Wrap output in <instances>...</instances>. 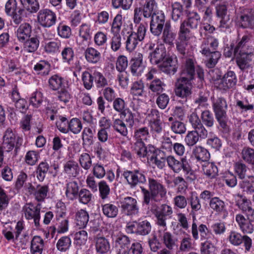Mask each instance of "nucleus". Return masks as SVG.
<instances>
[{"label": "nucleus", "instance_id": "obj_1", "mask_svg": "<svg viewBox=\"0 0 254 254\" xmlns=\"http://www.w3.org/2000/svg\"><path fill=\"white\" fill-rule=\"evenodd\" d=\"M194 64L192 59H188L181 72V77L176 83L175 93L177 96L186 98L191 94L192 83L194 73Z\"/></svg>", "mask_w": 254, "mask_h": 254}, {"label": "nucleus", "instance_id": "obj_2", "mask_svg": "<svg viewBox=\"0 0 254 254\" xmlns=\"http://www.w3.org/2000/svg\"><path fill=\"white\" fill-rule=\"evenodd\" d=\"M166 161L169 167L172 169L174 172L179 173L183 170L184 172L189 174L190 176H188L191 180H195L196 177L193 173L191 171L186 158H183L180 160H177L175 156L169 155L166 158Z\"/></svg>", "mask_w": 254, "mask_h": 254}, {"label": "nucleus", "instance_id": "obj_3", "mask_svg": "<svg viewBox=\"0 0 254 254\" xmlns=\"http://www.w3.org/2000/svg\"><path fill=\"white\" fill-rule=\"evenodd\" d=\"M200 16L196 12H189L187 18L181 23L179 32L192 37L190 30L197 28L200 23Z\"/></svg>", "mask_w": 254, "mask_h": 254}, {"label": "nucleus", "instance_id": "obj_4", "mask_svg": "<svg viewBox=\"0 0 254 254\" xmlns=\"http://www.w3.org/2000/svg\"><path fill=\"white\" fill-rule=\"evenodd\" d=\"M212 108L216 119L222 127H225L226 123L225 120L226 117L227 104L226 100L222 97L213 99Z\"/></svg>", "mask_w": 254, "mask_h": 254}, {"label": "nucleus", "instance_id": "obj_5", "mask_svg": "<svg viewBox=\"0 0 254 254\" xmlns=\"http://www.w3.org/2000/svg\"><path fill=\"white\" fill-rule=\"evenodd\" d=\"M2 148L6 152H10L14 147H18L22 143V138L18 136L11 128H7L3 137Z\"/></svg>", "mask_w": 254, "mask_h": 254}, {"label": "nucleus", "instance_id": "obj_6", "mask_svg": "<svg viewBox=\"0 0 254 254\" xmlns=\"http://www.w3.org/2000/svg\"><path fill=\"white\" fill-rule=\"evenodd\" d=\"M37 20L40 24L44 27H50L56 23V14L49 9H41L37 15Z\"/></svg>", "mask_w": 254, "mask_h": 254}, {"label": "nucleus", "instance_id": "obj_7", "mask_svg": "<svg viewBox=\"0 0 254 254\" xmlns=\"http://www.w3.org/2000/svg\"><path fill=\"white\" fill-rule=\"evenodd\" d=\"M173 213L172 208L171 206L164 204L158 208L154 211L155 215L157 218L156 223L160 227L166 228V220L171 217Z\"/></svg>", "mask_w": 254, "mask_h": 254}, {"label": "nucleus", "instance_id": "obj_8", "mask_svg": "<svg viewBox=\"0 0 254 254\" xmlns=\"http://www.w3.org/2000/svg\"><path fill=\"white\" fill-rule=\"evenodd\" d=\"M27 175L22 172L18 176L15 182V187L17 190H48V188L47 186L37 185V188H35L30 183H27Z\"/></svg>", "mask_w": 254, "mask_h": 254}, {"label": "nucleus", "instance_id": "obj_9", "mask_svg": "<svg viewBox=\"0 0 254 254\" xmlns=\"http://www.w3.org/2000/svg\"><path fill=\"white\" fill-rule=\"evenodd\" d=\"M24 216L26 219H33L36 226L39 225L40 219V206L38 204L35 206L31 203H27L22 209Z\"/></svg>", "mask_w": 254, "mask_h": 254}, {"label": "nucleus", "instance_id": "obj_10", "mask_svg": "<svg viewBox=\"0 0 254 254\" xmlns=\"http://www.w3.org/2000/svg\"><path fill=\"white\" fill-rule=\"evenodd\" d=\"M236 57V63L239 67L244 70L251 66V63L254 59V51H247V52L238 53L234 54Z\"/></svg>", "mask_w": 254, "mask_h": 254}, {"label": "nucleus", "instance_id": "obj_11", "mask_svg": "<svg viewBox=\"0 0 254 254\" xmlns=\"http://www.w3.org/2000/svg\"><path fill=\"white\" fill-rule=\"evenodd\" d=\"M123 213L127 215H132L138 212L136 200L131 197H126L120 200Z\"/></svg>", "mask_w": 254, "mask_h": 254}, {"label": "nucleus", "instance_id": "obj_12", "mask_svg": "<svg viewBox=\"0 0 254 254\" xmlns=\"http://www.w3.org/2000/svg\"><path fill=\"white\" fill-rule=\"evenodd\" d=\"M134 150L139 157H147L149 160L150 156L156 151V149L151 144L145 146L144 142L136 141L134 145Z\"/></svg>", "mask_w": 254, "mask_h": 254}, {"label": "nucleus", "instance_id": "obj_13", "mask_svg": "<svg viewBox=\"0 0 254 254\" xmlns=\"http://www.w3.org/2000/svg\"><path fill=\"white\" fill-rule=\"evenodd\" d=\"M130 70L133 76H140L143 72L145 65L143 63V56L140 53H135L131 60Z\"/></svg>", "mask_w": 254, "mask_h": 254}, {"label": "nucleus", "instance_id": "obj_14", "mask_svg": "<svg viewBox=\"0 0 254 254\" xmlns=\"http://www.w3.org/2000/svg\"><path fill=\"white\" fill-rule=\"evenodd\" d=\"M237 24L243 28L254 27V9H245L238 17Z\"/></svg>", "mask_w": 254, "mask_h": 254}, {"label": "nucleus", "instance_id": "obj_15", "mask_svg": "<svg viewBox=\"0 0 254 254\" xmlns=\"http://www.w3.org/2000/svg\"><path fill=\"white\" fill-rule=\"evenodd\" d=\"M123 176L132 188L146 182L145 176L138 171H126Z\"/></svg>", "mask_w": 254, "mask_h": 254}, {"label": "nucleus", "instance_id": "obj_16", "mask_svg": "<svg viewBox=\"0 0 254 254\" xmlns=\"http://www.w3.org/2000/svg\"><path fill=\"white\" fill-rule=\"evenodd\" d=\"M178 60L176 56L165 57L160 64L163 72L167 74H174L178 68Z\"/></svg>", "mask_w": 254, "mask_h": 254}, {"label": "nucleus", "instance_id": "obj_17", "mask_svg": "<svg viewBox=\"0 0 254 254\" xmlns=\"http://www.w3.org/2000/svg\"><path fill=\"white\" fill-rule=\"evenodd\" d=\"M219 42L218 40L214 37L209 36L203 39L200 46L201 50L200 52L206 56L212 52L215 51L218 46Z\"/></svg>", "mask_w": 254, "mask_h": 254}, {"label": "nucleus", "instance_id": "obj_18", "mask_svg": "<svg viewBox=\"0 0 254 254\" xmlns=\"http://www.w3.org/2000/svg\"><path fill=\"white\" fill-rule=\"evenodd\" d=\"M166 230L167 227L165 229L160 227L158 230V237L167 249L172 250L176 246V240L172 234L167 232Z\"/></svg>", "mask_w": 254, "mask_h": 254}, {"label": "nucleus", "instance_id": "obj_19", "mask_svg": "<svg viewBox=\"0 0 254 254\" xmlns=\"http://www.w3.org/2000/svg\"><path fill=\"white\" fill-rule=\"evenodd\" d=\"M81 169L78 163L73 160H69L64 164L63 172L69 178L77 177Z\"/></svg>", "mask_w": 254, "mask_h": 254}, {"label": "nucleus", "instance_id": "obj_20", "mask_svg": "<svg viewBox=\"0 0 254 254\" xmlns=\"http://www.w3.org/2000/svg\"><path fill=\"white\" fill-rule=\"evenodd\" d=\"M32 33V26L27 23L21 24L16 31V36L18 40L21 42H24L29 38Z\"/></svg>", "mask_w": 254, "mask_h": 254}, {"label": "nucleus", "instance_id": "obj_21", "mask_svg": "<svg viewBox=\"0 0 254 254\" xmlns=\"http://www.w3.org/2000/svg\"><path fill=\"white\" fill-rule=\"evenodd\" d=\"M237 79L235 72L233 71H228L221 81L222 88L226 90L233 87L236 84Z\"/></svg>", "mask_w": 254, "mask_h": 254}, {"label": "nucleus", "instance_id": "obj_22", "mask_svg": "<svg viewBox=\"0 0 254 254\" xmlns=\"http://www.w3.org/2000/svg\"><path fill=\"white\" fill-rule=\"evenodd\" d=\"M129 244L130 241L127 236H119L116 241L117 254H127Z\"/></svg>", "mask_w": 254, "mask_h": 254}, {"label": "nucleus", "instance_id": "obj_23", "mask_svg": "<svg viewBox=\"0 0 254 254\" xmlns=\"http://www.w3.org/2000/svg\"><path fill=\"white\" fill-rule=\"evenodd\" d=\"M166 56L165 49L162 45L157 47L149 54V58L152 64H157L161 62Z\"/></svg>", "mask_w": 254, "mask_h": 254}, {"label": "nucleus", "instance_id": "obj_24", "mask_svg": "<svg viewBox=\"0 0 254 254\" xmlns=\"http://www.w3.org/2000/svg\"><path fill=\"white\" fill-rule=\"evenodd\" d=\"M44 247V242L40 236H34L31 242L30 253L31 254H42Z\"/></svg>", "mask_w": 254, "mask_h": 254}, {"label": "nucleus", "instance_id": "obj_25", "mask_svg": "<svg viewBox=\"0 0 254 254\" xmlns=\"http://www.w3.org/2000/svg\"><path fill=\"white\" fill-rule=\"evenodd\" d=\"M143 16L145 18L151 17L158 11L157 4L155 0H147L142 7Z\"/></svg>", "mask_w": 254, "mask_h": 254}, {"label": "nucleus", "instance_id": "obj_26", "mask_svg": "<svg viewBox=\"0 0 254 254\" xmlns=\"http://www.w3.org/2000/svg\"><path fill=\"white\" fill-rule=\"evenodd\" d=\"M185 35L183 33L179 32L178 40L176 42L177 51L182 55H185L188 42L191 38V37L187 35Z\"/></svg>", "mask_w": 254, "mask_h": 254}, {"label": "nucleus", "instance_id": "obj_27", "mask_svg": "<svg viewBox=\"0 0 254 254\" xmlns=\"http://www.w3.org/2000/svg\"><path fill=\"white\" fill-rule=\"evenodd\" d=\"M250 39L249 35H244L241 41L238 43L234 50V54L238 53L247 52V51H253L252 46H250L248 42Z\"/></svg>", "mask_w": 254, "mask_h": 254}, {"label": "nucleus", "instance_id": "obj_28", "mask_svg": "<svg viewBox=\"0 0 254 254\" xmlns=\"http://www.w3.org/2000/svg\"><path fill=\"white\" fill-rule=\"evenodd\" d=\"M62 61L64 63L71 65L73 64L75 57L73 48L70 46L64 47L61 53Z\"/></svg>", "mask_w": 254, "mask_h": 254}, {"label": "nucleus", "instance_id": "obj_29", "mask_svg": "<svg viewBox=\"0 0 254 254\" xmlns=\"http://www.w3.org/2000/svg\"><path fill=\"white\" fill-rule=\"evenodd\" d=\"M85 58L89 63L96 64L101 59L100 53L92 47L87 48L84 52Z\"/></svg>", "mask_w": 254, "mask_h": 254}, {"label": "nucleus", "instance_id": "obj_30", "mask_svg": "<svg viewBox=\"0 0 254 254\" xmlns=\"http://www.w3.org/2000/svg\"><path fill=\"white\" fill-rule=\"evenodd\" d=\"M33 69L37 74L45 76L50 72L51 64L46 61H40L34 65Z\"/></svg>", "mask_w": 254, "mask_h": 254}, {"label": "nucleus", "instance_id": "obj_31", "mask_svg": "<svg viewBox=\"0 0 254 254\" xmlns=\"http://www.w3.org/2000/svg\"><path fill=\"white\" fill-rule=\"evenodd\" d=\"M89 218L88 212L83 209H80L76 213L75 223L80 228H84L87 225Z\"/></svg>", "mask_w": 254, "mask_h": 254}, {"label": "nucleus", "instance_id": "obj_32", "mask_svg": "<svg viewBox=\"0 0 254 254\" xmlns=\"http://www.w3.org/2000/svg\"><path fill=\"white\" fill-rule=\"evenodd\" d=\"M141 41V40L138 39L135 33L131 32L126 38L125 42L126 50L129 52L133 51Z\"/></svg>", "mask_w": 254, "mask_h": 254}, {"label": "nucleus", "instance_id": "obj_33", "mask_svg": "<svg viewBox=\"0 0 254 254\" xmlns=\"http://www.w3.org/2000/svg\"><path fill=\"white\" fill-rule=\"evenodd\" d=\"M96 250L98 253L104 254L107 253L110 249L108 240L103 237H97L95 239Z\"/></svg>", "mask_w": 254, "mask_h": 254}, {"label": "nucleus", "instance_id": "obj_34", "mask_svg": "<svg viewBox=\"0 0 254 254\" xmlns=\"http://www.w3.org/2000/svg\"><path fill=\"white\" fill-rule=\"evenodd\" d=\"M127 126L125 123L120 119H115L113 120L112 127L114 129L124 136H126L128 134Z\"/></svg>", "mask_w": 254, "mask_h": 254}, {"label": "nucleus", "instance_id": "obj_35", "mask_svg": "<svg viewBox=\"0 0 254 254\" xmlns=\"http://www.w3.org/2000/svg\"><path fill=\"white\" fill-rule=\"evenodd\" d=\"M166 84L159 78H155L149 83L148 88L152 92L157 94L165 90Z\"/></svg>", "mask_w": 254, "mask_h": 254}, {"label": "nucleus", "instance_id": "obj_36", "mask_svg": "<svg viewBox=\"0 0 254 254\" xmlns=\"http://www.w3.org/2000/svg\"><path fill=\"white\" fill-rule=\"evenodd\" d=\"M202 170L204 174L210 178H214L218 175L217 167L212 162H204Z\"/></svg>", "mask_w": 254, "mask_h": 254}, {"label": "nucleus", "instance_id": "obj_37", "mask_svg": "<svg viewBox=\"0 0 254 254\" xmlns=\"http://www.w3.org/2000/svg\"><path fill=\"white\" fill-rule=\"evenodd\" d=\"M24 43V48L29 53L36 51L39 46V40L36 36L26 39Z\"/></svg>", "mask_w": 254, "mask_h": 254}, {"label": "nucleus", "instance_id": "obj_38", "mask_svg": "<svg viewBox=\"0 0 254 254\" xmlns=\"http://www.w3.org/2000/svg\"><path fill=\"white\" fill-rule=\"evenodd\" d=\"M130 93L134 97L142 96L144 93V85L143 81L138 80L133 82Z\"/></svg>", "mask_w": 254, "mask_h": 254}, {"label": "nucleus", "instance_id": "obj_39", "mask_svg": "<svg viewBox=\"0 0 254 254\" xmlns=\"http://www.w3.org/2000/svg\"><path fill=\"white\" fill-rule=\"evenodd\" d=\"M150 133L147 127H142L136 129L134 133V137L136 141L144 142L150 138Z\"/></svg>", "mask_w": 254, "mask_h": 254}, {"label": "nucleus", "instance_id": "obj_40", "mask_svg": "<svg viewBox=\"0 0 254 254\" xmlns=\"http://www.w3.org/2000/svg\"><path fill=\"white\" fill-rule=\"evenodd\" d=\"M193 154L195 158L199 161L205 162L210 157L208 151L200 146H196L193 150Z\"/></svg>", "mask_w": 254, "mask_h": 254}, {"label": "nucleus", "instance_id": "obj_41", "mask_svg": "<svg viewBox=\"0 0 254 254\" xmlns=\"http://www.w3.org/2000/svg\"><path fill=\"white\" fill-rule=\"evenodd\" d=\"M61 47V41L55 39L46 43L44 48L46 53L51 54H55L60 52Z\"/></svg>", "mask_w": 254, "mask_h": 254}, {"label": "nucleus", "instance_id": "obj_42", "mask_svg": "<svg viewBox=\"0 0 254 254\" xmlns=\"http://www.w3.org/2000/svg\"><path fill=\"white\" fill-rule=\"evenodd\" d=\"M74 243L76 246H84L88 239V233L84 230H80L76 232L73 235Z\"/></svg>", "mask_w": 254, "mask_h": 254}, {"label": "nucleus", "instance_id": "obj_43", "mask_svg": "<svg viewBox=\"0 0 254 254\" xmlns=\"http://www.w3.org/2000/svg\"><path fill=\"white\" fill-rule=\"evenodd\" d=\"M122 25L123 16L120 12L118 13L113 19L111 27V33L112 34H120Z\"/></svg>", "mask_w": 254, "mask_h": 254}, {"label": "nucleus", "instance_id": "obj_44", "mask_svg": "<svg viewBox=\"0 0 254 254\" xmlns=\"http://www.w3.org/2000/svg\"><path fill=\"white\" fill-rule=\"evenodd\" d=\"M235 199L237 205L243 212H246L252 207L251 201L242 195L238 194Z\"/></svg>", "mask_w": 254, "mask_h": 254}, {"label": "nucleus", "instance_id": "obj_45", "mask_svg": "<svg viewBox=\"0 0 254 254\" xmlns=\"http://www.w3.org/2000/svg\"><path fill=\"white\" fill-rule=\"evenodd\" d=\"M49 83L53 90H57L63 88L64 83L63 78L57 75H54L49 79Z\"/></svg>", "mask_w": 254, "mask_h": 254}, {"label": "nucleus", "instance_id": "obj_46", "mask_svg": "<svg viewBox=\"0 0 254 254\" xmlns=\"http://www.w3.org/2000/svg\"><path fill=\"white\" fill-rule=\"evenodd\" d=\"M148 27L147 23L144 22L140 23L135 24V31H132L137 36L139 40H143L146 35L147 29Z\"/></svg>", "mask_w": 254, "mask_h": 254}, {"label": "nucleus", "instance_id": "obj_47", "mask_svg": "<svg viewBox=\"0 0 254 254\" xmlns=\"http://www.w3.org/2000/svg\"><path fill=\"white\" fill-rule=\"evenodd\" d=\"M82 128V124L81 121L77 118H74L68 122L69 131L74 134H78Z\"/></svg>", "mask_w": 254, "mask_h": 254}, {"label": "nucleus", "instance_id": "obj_48", "mask_svg": "<svg viewBox=\"0 0 254 254\" xmlns=\"http://www.w3.org/2000/svg\"><path fill=\"white\" fill-rule=\"evenodd\" d=\"M80 166L85 170H88L92 166V158L87 153H82L79 157Z\"/></svg>", "mask_w": 254, "mask_h": 254}, {"label": "nucleus", "instance_id": "obj_49", "mask_svg": "<svg viewBox=\"0 0 254 254\" xmlns=\"http://www.w3.org/2000/svg\"><path fill=\"white\" fill-rule=\"evenodd\" d=\"M103 214L109 218H114L118 213V207L112 204H106L102 206Z\"/></svg>", "mask_w": 254, "mask_h": 254}, {"label": "nucleus", "instance_id": "obj_50", "mask_svg": "<svg viewBox=\"0 0 254 254\" xmlns=\"http://www.w3.org/2000/svg\"><path fill=\"white\" fill-rule=\"evenodd\" d=\"M214 239L206 240L204 243L201 244V254H213L215 250L214 244L212 242L215 241Z\"/></svg>", "mask_w": 254, "mask_h": 254}, {"label": "nucleus", "instance_id": "obj_51", "mask_svg": "<svg viewBox=\"0 0 254 254\" xmlns=\"http://www.w3.org/2000/svg\"><path fill=\"white\" fill-rule=\"evenodd\" d=\"M82 81L84 87L87 90H90L93 86L94 75L93 72L90 73L85 71L82 73Z\"/></svg>", "mask_w": 254, "mask_h": 254}, {"label": "nucleus", "instance_id": "obj_52", "mask_svg": "<svg viewBox=\"0 0 254 254\" xmlns=\"http://www.w3.org/2000/svg\"><path fill=\"white\" fill-rule=\"evenodd\" d=\"M92 31L91 26L87 24H82L79 27V37L83 41H87L91 37Z\"/></svg>", "mask_w": 254, "mask_h": 254}, {"label": "nucleus", "instance_id": "obj_53", "mask_svg": "<svg viewBox=\"0 0 254 254\" xmlns=\"http://www.w3.org/2000/svg\"><path fill=\"white\" fill-rule=\"evenodd\" d=\"M71 241L69 237L64 236L61 238L57 242L56 247L61 252H65L69 249L71 246Z\"/></svg>", "mask_w": 254, "mask_h": 254}, {"label": "nucleus", "instance_id": "obj_54", "mask_svg": "<svg viewBox=\"0 0 254 254\" xmlns=\"http://www.w3.org/2000/svg\"><path fill=\"white\" fill-rule=\"evenodd\" d=\"M49 169V165L47 162H41L40 163L36 170L37 178L39 181L44 180Z\"/></svg>", "mask_w": 254, "mask_h": 254}, {"label": "nucleus", "instance_id": "obj_55", "mask_svg": "<svg viewBox=\"0 0 254 254\" xmlns=\"http://www.w3.org/2000/svg\"><path fill=\"white\" fill-rule=\"evenodd\" d=\"M120 115L128 127L131 128L133 127L134 124V115L129 109H126Z\"/></svg>", "mask_w": 254, "mask_h": 254}, {"label": "nucleus", "instance_id": "obj_56", "mask_svg": "<svg viewBox=\"0 0 254 254\" xmlns=\"http://www.w3.org/2000/svg\"><path fill=\"white\" fill-rule=\"evenodd\" d=\"M21 3L31 12H36L39 9L38 0H20Z\"/></svg>", "mask_w": 254, "mask_h": 254}, {"label": "nucleus", "instance_id": "obj_57", "mask_svg": "<svg viewBox=\"0 0 254 254\" xmlns=\"http://www.w3.org/2000/svg\"><path fill=\"white\" fill-rule=\"evenodd\" d=\"M44 99L43 94L40 91H36L32 94L30 98V103L34 107L38 108L43 102Z\"/></svg>", "mask_w": 254, "mask_h": 254}, {"label": "nucleus", "instance_id": "obj_58", "mask_svg": "<svg viewBox=\"0 0 254 254\" xmlns=\"http://www.w3.org/2000/svg\"><path fill=\"white\" fill-rule=\"evenodd\" d=\"M40 157L38 152L31 150L28 151L25 156V161L27 164L30 166L34 165Z\"/></svg>", "mask_w": 254, "mask_h": 254}, {"label": "nucleus", "instance_id": "obj_59", "mask_svg": "<svg viewBox=\"0 0 254 254\" xmlns=\"http://www.w3.org/2000/svg\"><path fill=\"white\" fill-rule=\"evenodd\" d=\"M201 118L203 123L207 127H212L213 126L214 119L213 114L209 110H205L202 112Z\"/></svg>", "mask_w": 254, "mask_h": 254}, {"label": "nucleus", "instance_id": "obj_60", "mask_svg": "<svg viewBox=\"0 0 254 254\" xmlns=\"http://www.w3.org/2000/svg\"><path fill=\"white\" fill-rule=\"evenodd\" d=\"M176 38V34L170 29V26H165L162 35L163 40L167 44L172 45Z\"/></svg>", "mask_w": 254, "mask_h": 254}, {"label": "nucleus", "instance_id": "obj_61", "mask_svg": "<svg viewBox=\"0 0 254 254\" xmlns=\"http://www.w3.org/2000/svg\"><path fill=\"white\" fill-rule=\"evenodd\" d=\"M161 198V194H159L158 191H144V202L146 204L153 201H159Z\"/></svg>", "mask_w": 254, "mask_h": 254}, {"label": "nucleus", "instance_id": "obj_62", "mask_svg": "<svg viewBox=\"0 0 254 254\" xmlns=\"http://www.w3.org/2000/svg\"><path fill=\"white\" fill-rule=\"evenodd\" d=\"M107 34L102 31H98L94 36L95 44L98 47L104 46L107 42Z\"/></svg>", "mask_w": 254, "mask_h": 254}, {"label": "nucleus", "instance_id": "obj_63", "mask_svg": "<svg viewBox=\"0 0 254 254\" xmlns=\"http://www.w3.org/2000/svg\"><path fill=\"white\" fill-rule=\"evenodd\" d=\"M199 140L198 135L194 130L188 131L185 138V141L189 146H192Z\"/></svg>", "mask_w": 254, "mask_h": 254}, {"label": "nucleus", "instance_id": "obj_64", "mask_svg": "<svg viewBox=\"0 0 254 254\" xmlns=\"http://www.w3.org/2000/svg\"><path fill=\"white\" fill-rule=\"evenodd\" d=\"M172 18L175 21H178L183 15V6L179 2H175L172 5Z\"/></svg>", "mask_w": 254, "mask_h": 254}]
</instances>
